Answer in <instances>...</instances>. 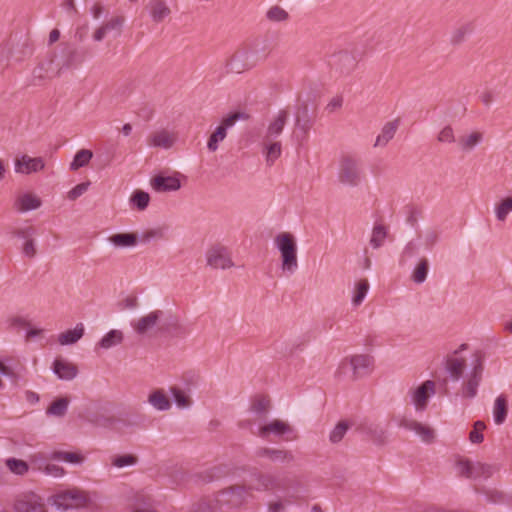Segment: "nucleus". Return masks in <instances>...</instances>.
I'll return each mask as SVG.
<instances>
[{"instance_id": "f257e3e1", "label": "nucleus", "mask_w": 512, "mask_h": 512, "mask_svg": "<svg viewBox=\"0 0 512 512\" xmlns=\"http://www.w3.org/2000/svg\"><path fill=\"white\" fill-rule=\"evenodd\" d=\"M274 241L281 254L282 270L293 273L298 267L295 237L289 232H282Z\"/></svg>"}, {"instance_id": "f03ea898", "label": "nucleus", "mask_w": 512, "mask_h": 512, "mask_svg": "<svg viewBox=\"0 0 512 512\" xmlns=\"http://www.w3.org/2000/svg\"><path fill=\"white\" fill-rule=\"evenodd\" d=\"M362 170L357 157L343 154L339 159L338 180L347 186H357L362 180Z\"/></svg>"}, {"instance_id": "7ed1b4c3", "label": "nucleus", "mask_w": 512, "mask_h": 512, "mask_svg": "<svg viewBox=\"0 0 512 512\" xmlns=\"http://www.w3.org/2000/svg\"><path fill=\"white\" fill-rule=\"evenodd\" d=\"M372 363L373 359L368 355H353L341 361L336 374L341 377L351 371V380H357L368 373Z\"/></svg>"}, {"instance_id": "20e7f679", "label": "nucleus", "mask_w": 512, "mask_h": 512, "mask_svg": "<svg viewBox=\"0 0 512 512\" xmlns=\"http://www.w3.org/2000/svg\"><path fill=\"white\" fill-rule=\"evenodd\" d=\"M89 502L88 494L78 488L56 493L51 497V504L57 509L68 510L85 507Z\"/></svg>"}, {"instance_id": "39448f33", "label": "nucleus", "mask_w": 512, "mask_h": 512, "mask_svg": "<svg viewBox=\"0 0 512 512\" xmlns=\"http://www.w3.org/2000/svg\"><path fill=\"white\" fill-rule=\"evenodd\" d=\"M206 263L213 269H230L235 266L232 253L228 247L222 244L212 245L206 252Z\"/></svg>"}, {"instance_id": "423d86ee", "label": "nucleus", "mask_w": 512, "mask_h": 512, "mask_svg": "<svg viewBox=\"0 0 512 512\" xmlns=\"http://www.w3.org/2000/svg\"><path fill=\"white\" fill-rule=\"evenodd\" d=\"M13 511L48 512L44 499L34 492H25L17 495L13 502Z\"/></svg>"}, {"instance_id": "0eeeda50", "label": "nucleus", "mask_w": 512, "mask_h": 512, "mask_svg": "<svg viewBox=\"0 0 512 512\" xmlns=\"http://www.w3.org/2000/svg\"><path fill=\"white\" fill-rule=\"evenodd\" d=\"M62 66L60 62L56 61V56L52 55L49 58L41 61L32 72V81L34 85L41 84L50 80L60 74Z\"/></svg>"}, {"instance_id": "6e6552de", "label": "nucleus", "mask_w": 512, "mask_h": 512, "mask_svg": "<svg viewBox=\"0 0 512 512\" xmlns=\"http://www.w3.org/2000/svg\"><path fill=\"white\" fill-rule=\"evenodd\" d=\"M240 113H233L221 120V123L211 133L207 141V148L210 152H216L219 148V143L224 141L227 137V131L232 127L235 122L240 118Z\"/></svg>"}, {"instance_id": "1a4fd4ad", "label": "nucleus", "mask_w": 512, "mask_h": 512, "mask_svg": "<svg viewBox=\"0 0 512 512\" xmlns=\"http://www.w3.org/2000/svg\"><path fill=\"white\" fill-rule=\"evenodd\" d=\"M163 317V311L153 310L134 320L131 325L136 334L145 336L151 333Z\"/></svg>"}, {"instance_id": "9d476101", "label": "nucleus", "mask_w": 512, "mask_h": 512, "mask_svg": "<svg viewBox=\"0 0 512 512\" xmlns=\"http://www.w3.org/2000/svg\"><path fill=\"white\" fill-rule=\"evenodd\" d=\"M436 384L432 380H426L421 385L410 390L411 401L416 410L423 411L428 404L429 398L435 394Z\"/></svg>"}, {"instance_id": "9b49d317", "label": "nucleus", "mask_w": 512, "mask_h": 512, "mask_svg": "<svg viewBox=\"0 0 512 512\" xmlns=\"http://www.w3.org/2000/svg\"><path fill=\"white\" fill-rule=\"evenodd\" d=\"M177 139V132L162 128L149 134L147 144L154 148L170 149L174 146Z\"/></svg>"}, {"instance_id": "f8f14e48", "label": "nucleus", "mask_w": 512, "mask_h": 512, "mask_svg": "<svg viewBox=\"0 0 512 512\" xmlns=\"http://www.w3.org/2000/svg\"><path fill=\"white\" fill-rule=\"evenodd\" d=\"M483 364L481 359H477L471 372L467 375L462 388V396L465 398H474L477 395V388L482 380Z\"/></svg>"}, {"instance_id": "ddd939ff", "label": "nucleus", "mask_w": 512, "mask_h": 512, "mask_svg": "<svg viewBox=\"0 0 512 512\" xmlns=\"http://www.w3.org/2000/svg\"><path fill=\"white\" fill-rule=\"evenodd\" d=\"M292 427L285 421L274 419L259 427L257 435L263 439H270L271 436L282 437L292 432Z\"/></svg>"}, {"instance_id": "4468645a", "label": "nucleus", "mask_w": 512, "mask_h": 512, "mask_svg": "<svg viewBox=\"0 0 512 512\" xmlns=\"http://www.w3.org/2000/svg\"><path fill=\"white\" fill-rule=\"evenodd\" d=\"M228 65L230 71L240 74L255 67L256 63L252 60V52L250 50L241 49L233 54Z\"/></svg>"}, {"instance_id": "2eb2a0df", "label": "nucleus", "mask_w": 512, "mask_h": 512, "mask_svg": "<svg viewBox=\"0 0 512 512\" xmlns=\"http://www.w3.org/2000/svg\"><path fill=\"white\" fill-rule=\"evenodd\" d=\"M14 168L16 173L31 174L44 170L45 161L42 157H30L22 155L15 159Z\"/></svg>"}, {"instance_id": "dca6fc26", "label": "nucleus", "mask_w": 512, "mask_h": 512, "mask_svg": "<svg viewBox=\"0 0 512 512\" xmlns=\"http://www.w3.org/2000/svg\"><path fill=\"white\" fill-rule=\"evenodd\" d=\"M356 55L348 50L339 51L332 57L333 67L341 74H348L353 71L357 66Z\"/></svg>"}, {"instance_id": "f3484780", "label": "nucleus", "mask_w": 512, "mask_h": 512, "mask_svg": "<svg viewBox=\"0 0 512 512\" xmlns=\"http://www.w3.org/2000/svg\"><path fill=\"white\" fill-rule=\"evenodd\" d=\"M279 486L278 480L272 474L257 473L251 478L248 490L252 491H271Z\"/></svg>"}, {"instance_id": "a211bd4d", "label": "nucleus", "mask_w": 512, "mask_h": 512, "mask_svg": "<svg viewBox=\"0 0 512 512\" xmlns=\"http://www.w3.org/2000/svg\"><path fill=\"white\" fill-rule=\"evenodd\" d=\"M250 491L246 486H232L228 489H225L221 493V502H225L232 507L240 506L249 495Z\"/></svg>"}, {"instance_id": "6ab92c4d", "label": "nucleus", "mask_w": 512, "mask_h": 512, "mask_svg": "<svg viewBox=\"0 0 512 512\" xmlns=\"http://www.w3.org/2000/svg\"><path fill=\"white\" fill-rule=\"evenodd\" d=\"M179 174L174 176L157 175L151 180L152 188L157 192L177 191L181 188Z\"/></svg>"}, {"instance_id": "aec40b11", "label": "nucleus", "mask_w": 512, "mask_h": 512, "mask_svg": "<svg viewBox=\"0 0 512 512\" xmlns=\"http://www.w3.org/2000/svg\"><path fill=\"white\" fill-rule=\"evenodd\" d=\"M124 21L125 19L123 16H114L110 18L108 21L103 23L94 31L93 39L96 42H100L106 37L107 33L110 31H116L117 34H121Z\"/></svg>"}, {"instance_id": "412c9836", "label": "nucleus", "mask_w": 512, "mask_h": 512, "mask_svg": "<svg viewBox=\"0 0 512 512\" xmlns=\"http://www.w3.org/2000/svg\"><path fill=\"white\" fill-rule=\"evenodd\" d=\"M256 454L260 458H268L273 462L290 463L294 461L293 453L285 449L260 448Z\"/></svg>"}, {"instance_id": "4be33fe9", "label": "nucleus", "mask_w": 512, "mask_h": 512, "mask_svg": "<svg viewBox=\"0 0 512 512\" xmlns=\"http://www.w3.org/2000/svg\"><path fill=\"white\" fill-rule=\"evenodd\" d=\"M288 119V112L286 110H280L274 119L268 125L267 131L263 137V140H277Z\"/></svg>"}, {"instance_id": "5701e85b", "label": "nucleus", "mask_w": 512, "mask_h": 512, "mask_svg": "<svg viewBox=\"0 0 512 512\" xmlns=\"http://www.w3.org/2000/svg\"><path fill=\"white\" fill-rule=\"evenodd\" d=\"M53 371L62 380H72L78 374L77 366L63 359H56L54 361Z\"/></svg>"}, {"instance_id": "b1692460", "label": "nucleus", "mask_w": 512, "mask_h": 512, "mask_svg": "<svg viewBox=\"0 0 512 512\" xmlns=\"http://www.w3.org/2000/svg\"><path fill=\"white\" fill-rule=\"evenodd\" d=\"M41 199L33 193H24L17 197L14 208L18 212H27L38 209L41 206Z\"/></svg>"}, {"instance_id": "393cba45", "label": "nucleus", "mask_w": 512, "mask_h": 512, "mask_svg": "<svg viewBox=\"0 0 512 512\" xmlns=\"http://www.w3.org/2000/svg\"><path fill=\"white\" fill-rule=\"evenodd\" d=\"M263 152L265 154L266 163L268 166H272L274 162L281 156L282 145L279 140H263L262 139Z\"/></svg>"}, {"instance_id": "a878e982", "label": "nucleus", "mask_w": 512, "mask_h": 512, "mask_svg": "<svg viewBox=\"0 0 512 512\" xmlns=\"http://www.w3.org/2000/svg\"><path fill=\"white\" fill-rule=\"evenodd\" d=\"M403 426L409 430L414 431L416 434H418L424 442L430 443L435 438L434 430L428 425L411 420V421H405L403 423Z\"/></svg>"}, {"instance_id": "bb28decb", "label": "nucleus", "mask_w": 512, "mask_h": 512, "mask_svg": "<svg viewBox=\"0 0 512 512\" xmlns=\"http://www.w3.org/2000/svg\"><path fill=\"white\" fill-rule=\"evenodd\" d=\"M148 403L159 411L171 408V402L162 389H154L148 395Z\"/></svg>"}, {"instance_id": "cd10ccee", "label": "nucleus", "mask_w": 512, "mask_h": 512, "mask_svg": "<svg viewBox=\"0 0 512 512\" xmlns=\"http://www.w3.org/2000/svg\"><path fill=\"white\" fill-rule=\"evenodd\" d=\"M399 126V120H393L387 122L381 133L377 136L374 147H384L388 144V142L394 137Z\"/></svg>"}, {"instance_id": "c85d7f7f", "label": "nucleus", "mask_w": 512, "mask_h": 512, "mask_svg": "<svg viewBox=\"0 0 512 512\" xmlns=\"http://www.w3.org/2000/svg\"><path fill=\"white\" fill-rule=\"evenodd\" d=\"M466 366V360L455 355H450L446 359V370L451 375L453 380L457 381L463 374V370Z\"/></svg>"}, {"instance_id": "c756f323", "label": "nucleus", "mask_w": 512, "mask_h": 512, "mask_svg": "<svg viewBox=\"0 0 512 512\" xmlns=\"http://www.w3.org/2000/svg\"><path fill=\"white\" fill-rule=\"evenodd\" d=\"M483 133L480 131H472L467 135H463L458 139V145L461 151L470 152L483 140Z\"/></svg>"}, {"instance_id": "7c9ffc66", "label": "nucleus", "mask_w": 512, "mask_h": 512, "mask_svg": "<svg viewBox=\"0 0 512 512\" xmlns=\"http://www.w3.org/2000/svg\"><path fill=\"white\" fill-rule=\"evenodd\" d=\"M84 335V326L78 323L74 329L66 330L59 334L58 342L60 345H71L76 343Z\"/></svg>"}, {"instance_id": "2f4dec72", "label": "nucleus", "mask_w": 512, "mask_h": 512, "mask_svg": "<svg viewBox=\"0 0 512 512\" xmlns=\"http://www.w3.org/2000/svg\"><path fill=\"white\" fill-rule=\"evenodd\" d=\"M363 433L368 435L376 445H384L387 440V432L379 425L369 424L361 427Z\"/></svg>"}, {"instance_id": "473e14b6", "label": "nucleus", "mask_w": 512, "mask_h": 512, "mask_svg": "<svg viewBox=\"0 0 512 512\" xmlns=\"http://www.w3.org/2000/svg\"><path fill=\"white\" fill-rule=\"evenodd\" d=\"M137 240L136 234L133 233H118L108 238V241L117 248L133 247L137 244Z\"/></svg>"}, {"instance_id": "72a5a7b5", "label": "nucleus", "mask_w": 512, "mask_h": 512, "mask_svg": "<svg viewBox=\"0 0 512 512\" xmlns=\"http://www.w3.org/2000/svg\"><path fill=\"white\" fill-rule=\"evenodd\" d=\"M508 414V400L505 395H500L496 398L493 407V417L496 424H502Z\"/></svg>"}, {"instance_id": "f704fd0d", "label": "nucleus", "mask_w": 512, "mask_h": 512, "mask_svg": "<svg viewBox=\"0 0 512 512\" xmlns=\"http://www.w3.org/2000/svg\"><path fill=\"white\" fill-rule=\"evenodd\" d=\"M123 340V332L121 330L113 329L102 337V339L98 342V346L107 350L121 344Z\"/></svg>"}, {"instance_id": "c9c22d12", "label": "nucleus", "mask_w": 512, "mask_h": 512, "mask_svg": "<svg viewBox=\"0 0 512 512\" xmlns=\"http://www.w3.org/2000/svg\"><path fill=\"white\" fill-rule=\"evenodd\" d=\"M473 31V25L471 23H464L456 27L450 36V44L452 46H459L464 43Z\"/></svg>"}, {"instance_id": "e433bc0d", "label": "nucleus", "mask_w": 512, "mask_h": 512, "mask_svg": "<svg viewBox=\"0 0 512 512\" xmlns=\"http://www.w3.org/2000/svg\"><path fill=\"white\" fill-rule=\"evenodd\" d=\"M271 406L269 397L257 395L253 398L251 403V411L261 417H266Z\"/></svg>"}, {"instance_id": "4c0bfd02", "label": "nucleus", "mask_w": 512, "mask_h": 512, "mask_svg": "<svg viewBox=\"0 0 512 512\" xmlns=\"http://www.w3.org/2000/svg\"><path fill=\"white\" fill-rule=\"evenodd\" d=\"M495 215L498 221L504 222L507 216L512 212V196L502 198L494 207Z\"/></svg>"}, {"instance_id": "58836bf2", "label": "nucleus", "mask_w": 512, "mask_h": 512, "mask_svg": "<svg viewBox=\"0 0 512 512\" xmlns=\"http://www.w3.org/2000/svg\"><path fill=\"white\" fill-rule=\"evenodd\" d=\"M69 403L70 400L68 397L58 398L50 404L46 413L56 417H63L67 412Z\"/></svg>"}, {"instance_id": "ea45409f", "label": "nucleus", "mask_w": 512, "mask_h": 512, "mask_svg": "<svg viewBox=\"0 0 512 512\" xmlns=\"http://www.w3.org/2000/svg\"><path fill=\"white\" fill-rule=\"evenodd\" d=\"M351 427L350 423L346 420L339 421L329 433V441L332 444H338L341 442Z\"/></svg>"}, {"instance_id": "a19ab883", "label": "nucleus", "mask_w": 512, "mask_h": 512, "mask_svg": "<svg viewBox=\"0 0 512 512\" xmlns=\"http://www.w3.org/2000/svg\"><path fill=\"white\" fill-rule=\"evenodd\" d=\"M93 157V152L88 149L79 150L75 156L73 161L70 163V170L77 171L81 167L86 166Z\"/></svg>"}, {"instance_id": "79ce46f5", "label": "nucleus", "mask_w": 512, "mask_h": 512, "mask_svg": "<svg viewBox=\"0 0 512 512\" xmlns=\"http://www.w3.org/2000/svg\"><path fill=\"white\" fill-rule=\"evenodd\" d=\"M266 19L270 22H286L289 19V13L279 5H273L266 11Z\"/></svg>"}, {"instance_id": "37998d69", "label": "nucleus", "mask_w": 512, "mask_h": 512, "mask_svg": "<svg viewBox=\"0 0 512 512\" xmlns=\"http://www.w3.org/2000/svg\"><path fill=\"white\" fill-rule=\"evenodd\" d=\"M170 14V9L161 0H156L151 5V16L155 22H161Z\"/></svg>"}, {"instance_id": "c03bdc74", "label": "nucleus", "mask_w": 512, "mask_h": 512, "mask_svg": "<svg viewBox=\"0 0 512 512\" xmlns=\"http://www.w3.org/2000/svg\"><path fill=\"white\" fill-rule=\"evenodd\" d=\"M368 290L369 282L367 279H361L356 283L354 295L352 298V303L354 306H359L363 302Z\"/></svg>"}, {"instance_id": "a18cd8bd", "label": "nucleus", "mask_w": 512, "mask_h": 512, "mask_svg": "<svg viewBox=\"0 0 512 512\" xmlns=\"http://www.w3.org/2000/svg\"><path fill=\"white\" fill-rule=\"evenodd\" d=\"M5 464L7 468L10 470V472L16 474V475H25L29 470V465L27 462L21 459L17 458H8L5 461Z\"/></svg>"}, {"instance_id": "49530a36", "label": "nucleus", "mask_w": 512, "mask_h": 512, "mask_svg": "<svg viewBox=\"0 0 512 512\" xmlns=\"http://www.w3.org/2000/svg\"><path fill=\"white\" fill-rule=\"evenodd\" d=\"M428 268L429 263L426 258H422L417 266L415 267L413 273H412V280L417 283L421 284L426 280L427 274H428Z\"/></svg>"}, {"instance_id": "de8ad7c7", "label": "nucleus", "mask_w": 512, "mask_h": 512, "mask_svg": "<svg viewBox=\"0 0 512 512\" xmlns=\"http://www.w3.org/2000/svg\"><path fill=\"white\" fill-rule=\"evenodd\" d=\"M138 458L132 454L115 455L111 457V464L117 468L132 466L136 464Z\"/></svg>"}, {"instance_id": "09e8293b", "label": "nucleus", "mask_w": 512, "mask_h": 512, "mask_svg": "<svg viewBox=\"0 0 512 512\" xmlns=\"http://www.w3.org/2000/svg\"><path fill=\"white\" fill-rule=\"evenodd\" d=\"M170 392L179 408H187L191 405L192 401L190 397L180 388L172 386Z\"/></svg>"}, {"instance_id": "8fccbe9b", "label": "nucleus", "mask_w": 512, "mask_h": 512, "mask_svg": "<svg viewBox=\"0 0 512 512\" xmlns=\"http://www.w3.org/2000/svg\"><path fill=\"white\" fill-rule=\"evenodd\" d=\"M472 470V479L490 477L494 472V468L491 465L481 462H473Z\"/></svg>"}, {"instance_id": "3c124183", "label": "nucleus", "mask_w": 512, "mask_h": 512, "mask_svg": "<svg viewBox=\"0 0 512 512\" xmlns=\"http://www.w3.org/2000/svg\"><path fill=\"white\" fill-rule=\"evenodd\" d=\"M131 203L137 207L138 210H144L147 208L150 196L147 192H144L142 190H136L133 195L131 196Z\"/></svg>"}, {"instance_id": "603ef678", "label": "nucleus", "mask_w": 512, "mask_h": 512, "mask_svg": "<svg viewBox=\"0 0 512 512\" xmlns=\"http://www.w3.org/2000/svg\"><path fill=\"white\" fill-rule=\"evenodd\" d=\"M455 467L459 476L472 479L473 462L468 459L460 458L456 461Z\"/></svg>"}, {"instance_id": "864d4df0", "label": "nucleus", "mask_w": 512, "mask_h": 512, "mask_svg": "<svg viewBox=\"0 0 512 512\" xmlns=\"http://www.w3.org/2000/svg\"><path fill=\"white\" fill-rule=\"evenodd\" d=\"M386 235H387V232H386V229L384 228V226H382V225L375 226L373 228L372 236L370 239V244L373 246V248H375V249L379 248L383 244V242L386 238Z\"/></svg>"}, {"instance_id": "5fc2aeb1", "label": "nucleus", "mask_w": 512, "mask_h": 512, "mask_svg": "<svg viewBox=\"0 0 512 512\" xmlns=\"http://www.w3.org/2000/svg\"><path fill=\"white\" fill-rule=\"evenodd\" d=\"M52 457L74 464L81 463L83 461V457L74 452H54Z\"/></svg>"}, {"instance_id": "6e6d98bb", "label": "nucleus", "mask_w": 512, "mask_h": 512, "mask_svg": "<svg viewBox=\"0 0 512 512\" xmlns=\"http://www.w3.org/2000/svg\"><path fill=\"white\" fill-rule=\"evenodd\" d=\"M437 140L440 143H454L456 139L453 128L450 125L443 127L437 135Z\"/></svg>"}, {"instance_id": "4d7b16f0", "label": "nucleus", "mask_w": 512, "mask_h": 512, "mask_svg": "<svg viewBox=\"0 0 512 512\" xmlns=\"http://www.w3.org/2000/svg\"><path fill=\"white\" fill-rule=\"evenodd\" d=\"M485 429V424L482 421H477L474 424L473 430L469 434V439L472 443H481L483 441L482 431Z\"/></svg>"}, {"instance_id": "13d9d810", "label": "nucleus", "mask_w": 512, "mask_h": 512, "mask_svg": "<svg viewBox=\"0 0 512 512\" xmlns=\"http://www.w3.org/2000/svg\"><path fill=\"white\" fill-rule=\"evenodd\" d=\"M344 99L341 95H336L332 97L327 103L325 110L331 114L340 110L343 106Z\"/></svg>"}, {"instance_id": "bf43d9fd", "label": "nucleus", "mask_w": 512, "mask_h": 512, "mask_svg": "<svg viewBox=\"0 0 512 512\" xmlns=\"http://www.w3.org/2000/svg\"><path fill=\"white\" fill-rule=\"evenodd\" d=\"M89 185L90 182H84L76 185L73 189H71L68 192V198L72 201L76 200L78 197H80L87 191Z\"/></svg>"}, {"instance_id": "052dcab7", "label": "nucleus", "mask_w": 512, "mask_h": 512, "mask_svg": "<svg viewBox=\"0 0 512 512\" xmlns=\"http://www.w3.org/2000/svg\"><path fill=\"white\" fill-rule=\"evenodd\" d=\"M39 470H42L45 474L53 477H61L65 473V470L62 467L55 464H47L43 469L39 467Z\"/></svg>"}, {"instance_id": "680f3d73", "label": "nucleus", "mask_w": 512, "mask_h": 512, "mask_svg": "<svg viewBox=\"0 0 512 512\" xmlns=\"http://www.w3.org/2000/svg\"><path fill=\"white\" fill-rule=\"evenodd\" d=\"M77 50L74 48H68L66 51V59L60 63V65L63 68H69L71 67L77 60Z\"/></svg>"}, {"instance_id": "e2e57ef3", "label": "nucleus", "mask_w": 512, "mask_h": 512, "mask_svg": "<svg viewBox=\"0 0 512 512\" xmlns=\"http://www.w3.org/2000/svg\"><path fill=\"white\" fill-rule=\"evenodd\" d=\"M8 324L10 328H27L30 326V323L20 316H14L9 318Z\"/></svg>"}, {"instance_id": "0e129e2a", "label": "nucleus", "mask_w": 512, "mask_h": 512, "mask_svg": "<svg viewBox=\"0 0 512 512\" xmlns=\"http://www.w3.org/2000/svg\"><path fill=\"white\" fill-rule=\"evenodd\" d=\"M36 246L33 239H28L23 245V254L29 258H33L36 255Z\"/></svg>"}, {"instance_id": "69168bd1", "label": "nucleus", "mask_w": 512, "mask_h": 512, "mask_svg": "<svg viewBox=\"0 0 512 512\" xmlns=\"http://www.w3.org/2000/svg\"><path fill=\"white\" fill-rule=\"evenodd\" d=\"M35 230L32 226L20 228L17 229L14 234L18 237H21L25 240L32 239V236L34 235Z\"/></svg>"}, {"instance_id": "338daca9", "label": "nucleus", "mask_w": 512, "mask_h": 512, "mask_svg": "<svg viewBox=\"0 0 512 512\" xmlns=\"http://www.w3.org/2000/svg\"><path fill=\"white\" fill-rule=\"evenodd\" d=\"M124 309H135L138 307V298L134 295L127 296L121 302Z\"/></svg>"}, {"instance_id": "774afa93", "label": "nucleus", "mask_w": 512, "mask_h": 512, "mask_svg": "<svg viewBox=\"0 0 512 512\" xmlns=\"http://www.w3.org/2000/svg\"><path fill=\"white\" fill-rule=\"evenodd\" d=\"M31 54V51H30V48L28 46V44L26 43H23L21 45V48L19 49V51L17 52V56L15 57V60L17 62H22L24 61L27 57H29Z\"/></svg>"}]
</instances>
